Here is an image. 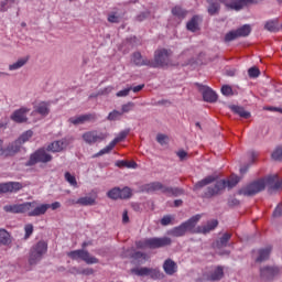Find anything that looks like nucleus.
Wrapping results in <instances>:
<instances>
[{
    "instance_id": "nucleus-38",
    "label": "nucleus",
    "mask_w": 282,
    "mask_h": 282,
    "mask_svg": "<svg viewBox=\"0 0 282 282\" xmlns=\"http://www.w3.org/2000/svg\"><path fill=\"white\" fill-rule=\"evenodd\" d=\"M264 29L271 33L279 32V21H268L264 25Z\"/></svg>"
},
{
    "instance_id": "nucleus-52",
    "label": "nucleus",
    "mask_w": 282,
    "mask_h": 282,
    "mask_svg": "<svg viewBox=\"0 0 282 282\" xmlns=\"http://www.w3.org/2000/svg\"><path fill=\"white\" fill-rule=\"evenodd\" d=\"M221 94L224 96H232V87L225 85L221 87Z\"/></svg>"
},
{
    "instance_id": "nucleus-29",
    "label": "nucleus",
    "mask_w": 282,
    "mask_h": 282,
    "mask_svg": "<svg viewBox=\"0 0 282 282\" xmlns=\"http://www.w3.org/2000/svg\"><path fill=\"white\" fill-rule=\"evenodd\" d=\"M19 151H21V144L19 143L18 140H15L3 150V153L4 155H17Z\"/></svg>"
},
{
    "instance_id": "nucleus-28",
    "label": "nucleus",
    "mask_w": 282,
    "mask_h": 282,
    "mask_svg": "<svg viewBox=\"0 0 282 282\" xmlns=\"http://www.w3.org/2000/svg\"><path fill=\"white\" fill-rule=\"evenodd\" d=\"M47 210H50V204H42L29 212V217H41V215H45Z\"/></svg>"
},
{
    "instance_id": "nucleus-41",
    "label": "nucleus",
    "mask_w": 282,
    "mask_h": 282,
    "mask_svg": "<svg viewBox=\"0 0 282 282\" xmlns=\"http://www.w3.org/2000/svg\"><path fill=\"white\" fill-rule=\"evenodd\" d=\"M231 111L240 116V118H248V112L241 106H231Z\"/></svg>"
},
{
    "instance_id": "nucleus-8",
    "label": "nucleus",
    "mask_w": 282,
    "mask_h": 282,
    "mask_svg": "<svg viewBox=\"0 0 282 282\" xmlns=\"http://www.w3.org/2000/svg\"><path fill=\"white\" fill-rule=\"evenodd\" d=\"M47 252V243L45 241H39L34 245L29 253V264L36 265L41 259H43V254Z\"/></svg>"
},
{
    "instance_id": "nucleus-14",
    "label": "nucleus",
    "mask_w": 282,
    "mask_h": 282,
    "mask_svg": "<svg viewBox=\"0 0 282 282\" xmlns=\"http://www.w3.org/2000/svg\"><path fill=\"white\" fill-rule=\"evenodd\" d=\"M39 162L47 163L52 162V155L47 154L45 150H37L35 153L31 154L28 166H34V164H39Z\"/></svg>"
},
{
    "instance_id": "nucleus-15",
    "label": "nucleus",
    "mask_w": 282,
    "mask_h": 282,
    "mask_svg": "<svg viewBox=\"0 0 282 282\" xmlns=\"http://www.w3.org/2000/svg\"><path fill=\"white\" fill-rule=\"evenodd\" d=\"M243 36H248V24L240 26L237 30H231L225 34V43H230L231 41H237V39H241Z\"/></svg>"
},
{
    "instance_id": "nucleus-3",
    "label": "nucleus",
    "mask_w": 282,
    "mask_h": 282,
    "mask_svg": "<svg viewBox=\"0 0 282 282\" xmlns=\"http://www.w3.org/2000/svg\"><path fill=\"white\" fill-rule=\"evenodd\" d=\"M143 193H156L161 191L163 195L167 197H180L184 195V189L182 187H171L162 184L161 182H152L142 186Z\"/></svg>"
},
{
    "instance_id": "nucleus-45",
    "label": "nucleus",
    "mask_w": 282,
    "mask_h": 282,
    "mask_svg": "<svg viewBox=\"0 0 282 282\" xmlns=\"http://www.w3.org/2000/svg\"><path fill=\"white\" fill-rule=\"evenodd\" d=\"M272 160L282 161V147H278L271 154Z\"/></svg>"
},
{
    "instance_id": "nucleus-40",
    "label": "nucleus",
    "mask_w": 282,
    "mask_h": 282,
    "mask_svg": "<svg viewBox=\"0 0 282 282\" xmlns=\"http://www.w3.org/2000/svg\"><path fill=\"white\" fill-rule=\"evenodd\" d=\"M34 135V132L32 130H28L24 133L21 134V137L18 139V142L22 145L25 144V142L30 141V138Z\"/></svg>"
},
{
    "instance_id": "nucleus-47",
    "label": "nucleus",
    "mask_w": 282,
    "mask_h": 282,
    "mask_svg": "<svg viewBox=\"0 0 282 282\" xmlns=\"http://www.w3.org/2000/svg\"><path fill=\"white\" fill-rule=\"evenodd\" d=\"M258 160H259V152L250 151L249 152V160H248L249 165L257 163Z\"/></svg>"
},
{
    "instance_id": "nucleus-22",
    "label": "nucleus",
    "mask_w": 282,
    "mask_h": 282,
    "mask_svg": "<svg viewBox=\"0 0 282 282\" xmlns=\"http://www.w3.org/2000/svg\"><path fill=\"white\" fill-rule=\"evenodd\" d=\"M39 113L42 118H47L50 116V102L41 101L34 106V110L32 111V116Z\"/></svg>"
},
{
    "instance_id": "nucleus-53",
    "label": "nucleus",
    "mask_w": 282,
    "mask_h": 282,
    "mask_svg": "<svg viewBox=\"0 0 282 282\" xmlns=\"http://www.w3.org/2000/svg\"><path fill=\"white\" fill-rule=\"evenodd\" d=\"M150 14L151 13L149 11L141 12L139 15H137L135 20L139 21V22H142L145 19H149Z\"/></svg>"
},
{
    "instance_id": "nucleus-36",
    "label": "nucleus",
    "mask_w": 282,
    "mask_h": 282,
    "mask_svg": "<svg viewBox=\"0 0 282 282\" xmlns=\"http://www.w3.org/2000/svg\"><path fill=\"white\" fill-rule=\"evenodd\" d=\"M116 166H118L119 169H138V163H135L134 161H117Z\"/></svg>"
},
{
    "instance_id": "nucleus-11",
    "label": "nucleus",
    "mask_w": 282,
    "mask_h": 282,
    "mask_svg": "<svg viewBox=\"0 0 282 282\" xmlns=\"http://www.w3.org/2000/svg\"><path fill=\"white\" fill-rule=\"evenodd\" d=\"M264 182L270 194L282 191V177L279 174L267 175Z\"/></svg>"
},
{
    "instance_id": "nucleus-9",
    "label": "nucleus",
    "mask_w": 282,
    "mask_h": 282,
    "mask_svg": "<svg viewBox=\"0 0 282 282\" xmlns=\"http://www.w3.org/2000/svg\"><path fill=\"white\" fill-rule=\"evenodd\" d=\"M67 256L75 261H77V259H80L82 261H85V263H87L88 265L99 263L98 258L91 256L89 251L83 249L70 251L67 253Z\"/></svg>"
},
{
    "instance_id": "nucleus-34",
    "label": "nucleus",
    "mask_w": 282,
    "mask_h": 282,
    "mask_svg": "<svg viewBox=\"0 0 282 282\" xmlns=\"http://www.w3.org/2000/svg\"><path fill=\"white\" fill-rule=\"evenodd\" d=\"M199 17L194 15L186 24L187 30H189V32H197V30H199Z\"/></svg>"
},
{
    "instance_id": "nucleus-6",
    "label": "nucleus",
    "mask_w": 282,
    "mask_h": 282,
    "mask_svg": "<svg viewBox=\"0 0 282 282\" xmlns=\"http://www.w3.org/2000/svg\"><path fill=\"white\" fill-rule=\"evenodd\" d=\"M173 243V240L169 237H162V238H147L144 240H141L137 243V248H150V250H155L158 248H166V246H171Z\"/></svg>"
},
{
    "instance_id": "nucleus-33",
    "label": "nucleus",
    "mask_w": 282,
    "mask_h": 282,
    "mask_svg": "<svg viewBox=\"0 0 282 282\" xmlns=\"http://www.w3.org/2000/svg\"><path fill=\"white\" fill-rule=\"evenodd\" d=\"M270 252H272V247H267L259 250V257L256 259L257 262H263L270 259Z\"/></svg>"
},
{
    "instance_id": "nucleus-17",
    "label": "nucleus",
    "mask_w": 282,
    "mask_h": 282,
    "mask_svg": "<svg viewBox=\"0 0 282 282\" xmlns=\"http://www.w3.org/2000/svg\"><path fill=\"white\" fill-rule=\"evenodd\" d=\"M21 188H23V184L19 182L0 183V195H6L7 193H19Z\"/></svg>"
},
{
    "instance_id": "nucleus-50",
    "label": "nucleus",
    "mask_w": 282,
    "mask_h": 282,
    "mask_svg": "<svg viewBox=\"0 0 282 282\" xmlns=\"http://www.w3.org/2000/svg\"><path fill=\"white\" fill-rule=\"evenodd\" d=\"M133 107H135V105L133 102H128V104H124L122 107H121V113H129V111H132L133 110Z\"/></svg>"
},
{
    "instance_id": "nucleus-48",
    "label": "nucleus",
    "mask_w": 282,
    "mask_h": 282,
    "mask_svg": "<svg viewBox=\"0 0 282 282\" xmlns=\"http://www.w3.org/2000/svg\"><path fill=\"white\" fill-rule=\"evenodd\" d=\"M131 197V188L123 187L120 189V199H129Z\"/></svg>"
},
{
    "instance_id": "nucleus-24",
    "label": "nucleus",
    "mask_w": 282,
    "mask_h": 282,
    "mask_svg": "<svg viewBox=\"0 0 282 282\" xmlns=\"http://www.w3.org/2000/svg\"><path fill=\"white\" fill-rule=\"evenodd\" d=\"M205 102H217V94L208 86L200 88Z\"/></svg>"
},
{
    "instance_id": "nucleus-7",
    "label": "nucleus",
    "mask_w": 282,
    "mask_h": 282,
    "mask_svg": "<svg viewBox=\"0 0 282 282\" xmlns=\"http://www.w3.org/2000/svg\"><path fill=\"white\" fill-rule=\"evenodd\" d=\"M131 274H135V276H150L153 281H160L164 279V273L160 271V268H133L130 270Z\"/></svg>"
},
{
    "instance_id": "nucleus-54",
    "label": "nucleus",
    "mask_w": 282,
    "mask_h": 282,
    "mask_svg": "<svg viewBox=\"0 0 282 282\" xmlns=\"http://www.w3.org/2000/svg\"><path fill=\"white\" fill-rule=\"evenodd\" d=\"M131 259H147V254L144 252L141 251H135L131 254Z\"/></svg>"
},
{
    "instance_id": "nucleus-5",
    "label": "nucleus",
    "mask_w": 282,
    "mask_h": 282,
    "mask_svg": "<svg viewBox=\"0 0 282 282\" xmlns=\"http://www.w3.org/2000/svg\"><path fill=\"white\" fill-rule=\"evenodd\" d=\"M171 50L159 48L154 52V61H150V67H171Z\"/></svg>"
},
{
    "instance_id": "nucleus-26",
    "label": "nucleus",
    "mask_w": 282,
    "mask_h": 282,
    "mask_svg": "<svg viewBox=\"0 0 282 282\" xmlns=\"http://www.w3.org/2000/svg\"><path fill=\"white\" fill-rule=\"evenodd\" d=\"M163 270L169 276H173L177 272V263L171 259H166L163 263Z\"/></svg>"
},
{
    "instance_id": "nucleus-43",
    "label": "nucleus",
    "mask_w": 282,
    "mask_h": 282,
    "mask_svg": "<svg viewBox=\"0 0 282 282\" xmlns=\"http://www.w3.org/2000/svg\"><path fill=\"white\" fill-rule=\"evenodd\" d=\"M248 76H249V78L256 79L259 76H261V70L257 66L250 67L248 69Z\"/></svg>"
},
{
    "instance_id": "nucleus-62",
    "label": "nucleus",
    "mask_w": 282,
    "mask_h": 282,
    "mask_svg": "<svg viewBox=\"0 0 282 282\" xmlns=\"http://www.w3.org/2000/svg\"><path fill=\"white\" fill-rule=\"evenodd\" d=\"M143 87H144V84H141L135 87H131V91H133L134 94H138V91H142Z\"/></svg>"
},
{
    "instance_id": "nucleus-51",
    "label": "nucleus",
    "mask_w": 282,
    "mask_h": 282,
    "mask_svg": "<svg viewBox=\"0 0 282 282\" xmlns=\"http://www.w3.org/2000/svg\"><path fill=\"white\" fill-rule=\"evenodd\" d=\"M173 221V217L171 215L163 216L161 219V226H169Z\"/></svg>"
},
{
    "instance_id": "nucleus-37",
    "label": "nucleus",
    "mask_w": 282,
    "mask_h": 282,
    "mask_svg": "<svg viewBox=\"0 0 282 282\" xmlns=\"http://www.w3.org/2000/svg\"><path fill=\"white\" fill-rule=\"evenodd\" d=\"M26 63H28V57L20 58L15 63L9 65V69H10V72H14L17 69H21V67L26 65Z\"/></svg>"
},
{
    "instance_id": "nucleus-1",
    "label": "nucleus",
    "mask_w": 282,
    "mask_h": 282,
    "mask_svg": "<svg viewBox=\"0 0 282 282\" xmlns=\"http://www.w3.org/2000/svg\"><path fill=\"white\" fill-rule=\"evenodd\" d=\"M215 182L214 185H210ZM241 182V177L237 176L236 174H231L227 180H219L217 175H208L205 178L195 183L193 191H202V188L206 187L203 192V197L205 199H212V197H217L221 195L228 188H235L237 184Z\"/></svg>"
},
{
    "instance_id": "nucleus-16",
    "label": "nucleus",
    "mask_w": 282,
    "mask_h": 282,
    "mask_svg": "<svg viewBox=\"0 0 282 282\" xmlns=\"http://www.w3.org/2000/svg\"><path fill=\"white\" fill-rule=\"evenodd\" d=\"M207 281H221L224 279V267H212L204 273Z\"/></svg>"
},
{
    "instance_id": "nucleus-12",
    "label": "nucleus",
    "mask_w": 282,
    "mask_h": 282,
    "mask_svg": "<svg viewBox=\"0 0 282 282\" xmlns=\"http://www.w3.org/2000/svg\"><path fill=\"white\" fill-rule=\"evenodd\" d=\"M84 142L86 144H96V142H102L104 140H107V133L100 132L98 130H91L87 131L82 135Z\"/></svg>"
},
{
    "instance_id": "nucleus-23",
    "label": "nucleus",
    "mask_w": 282,
    "mask_h": 282,
    "mask_svg": "<svg viewBox=\"0 0 282 282\" xmlns=\"http://www.w3.org/2000/svg\"><path fill=\"white\" fill-rule=\"evenodd\" d=\"M96 120V115L95 113H87V115H82L78 117H70L68 119V122H70V124H85V122H91Z\"/></svg>"
},
{
    "instance_id": "nucleus-35",
    "label": "nucleus",
    "mask_w": 282,
    "mask_h": 282,
    "mask_svg": "<svg viewBox=\"0 0 282 282\" xmlns=\"http://www.w3.org/2000/svg\"><path fill=\"white\" fill-rule=\"evenodd\" d=\"M173 17H176V19H186V14H188V11L184 10L182 7H174L172 9Z\"/></svg>"
},
{
    "instance_id": "nucleus-63",
    "label": "nucleus",
    "mask_w": 282,
    "mask_h": 282,
    "mask_svg": "<svg viewBox=\"0 0 282 282\" xmlns=\"http://www.w3.org/2000/svg\"><path fill=\"white\" fill-rule=\"evenodd\" d=\"M122 223L123 224H129V214L127 210L123 212V215H122Z\"/></svg>"
},
{
    "instance_id": "nucleus-56",
    "label": "nucleus",
    "mask_w": 282,
    "mask_h": 282,
    "mask_svg": "<svg viewBox=\"0 0 282 282\" xmlns=\"http://www.w3.org/2000/svg\"><path fill=\"white\" fill-rule=\"evenodd\" d=\"M166 140H169V137L165 134L156 135V142H159V144H166Z\"/></svg>"
},
{
    "instance_id": "nucleus-20",
    "label": "nucleus",
    "mask_w": 282,
    "mask_h": 282,
    "mask_svg": "<svg viewBox=\"0 0 282 282\" xmlns=\"http://www.w3.org/2000/svg\"><path fill=\"white\" fill-rule=\"evenodd\" d=\"M217 226H219V221L217 219H212L205 225L198 226L194 232H198L199 235H208V232H213Z\"/></svg>"
},
{
    "instance_id": "nucleus-60",
    "label": "nucleus",
    "mask_w": 282,
    "mask_h": 282,
    "mask_svg": "<svg viewBox=\"0 0 282 282\" xmlns=\"http://www.w3.org/2000/svg\"><path fill=\"white\" fill-rule=\"evenodd\" d=\"M82 274H84L85 276H90V274H94V269L91 268L82 269Z\"/></svg>"
},
{
    "instance_id": "nucleus-39",
    "label": "nucleus",
    "mask_w": 282,
    "mask_h": 282,
    "mask_svg": "<svg viewBox=\"0 0 282 282\" xmlns=\"http://www.w3.org/2000/svg\"><path fill=\"white\" fill-rule=\"evenodd\" d=\"M0 243L2 246L10 243V234L6 229H0Z\"/></svg>"
},
{
    "instance_id": "nucleus-49",
    "label": "nucleus",
    "mask_w": 282,
    "mask_h": 282,
    "mask_svg": "<svg viewBox=\"0 0 282 282\" xmlns=\"http://www.w3.org/2000/svg\"><path fill=\"white\" fill-rule=\"evenodd\" d=\"M24 230V239H30V237H32V234L34 232V226L32 224H28L25 225Z\"/></svg>"
},
{
    "instance_id": "nucleus-59",
    "label": "nucleus",
    "mask_w": 282,
    "mask_h": 282,
    "mask_svg": "<svg viewBox=\"0 0 282 282\" xmlns=\"http://www.w3.org/2000/svg\"><path fill=\"white\" fill-rule=\"evenodd\" d=\"M69 274H82L83 272V269H78L77 267H72L69 270H68Z\"/></svg>"
},
{
    "instance_id": "nucleus-25",
    "label": "nucleus",
    "mask_w": 282,
    "mask_h": 282,
    "mask_svg": "<svg viewBox=\"0 0 282 282\" xmlns=\"http://www.w3.org/2000/svg\"><path fill=\"white\" fill-rule=\"evenodd\" d=\"M124 19V11L120 9H115L113 11L108 13V22L109 23H120Z\"/></svg>"
},
{
    "instance_id": "nucleus-10",
    "label": "nucleus",
    "mask_w": 282,
    "mask_h": 282,
    "mask_svg": "<svg viewBox=\"0 0 282 282\" xmlns=\"http://www.w3.org/2000/svg\"><path fill=\"white\" fill-rule=\"evenodd\" d=\"M35 203H22V204H11L4 205L3 210L4 213H11L13 215H21L23 213H30V209L34 208Z\"/></svg>"
},
{
    "instance_id": "nucleus-64",
    "label": "nucleus",
    "mask_w": 282,
    "mask_h": 282,
    "mask_svg": "<svg viewBox=\"0 0 282 282\" xmlns=\"http://www.w3.org/2000/svg\"><path fill=\"white\" fill-rule=\"evenodd\" d=\"M50 208H52V210H57V208L61 207V204L58 202H55L53 204H48Z\"/></svg>"
},
{
    "instance_id": "nucleus-18",
    "label": "nucleus",
    "mask_w": 282,
    "mask_h": 282,
    "mask_svg": "<svg viewBox=\"0 0 282 282\" xmlns=\"http://www.w3.org/2000/svg\"><path fill=\"white\" fill-rule=\"evenodd\" d=\"M265 189V177L256 180L248 185V195L254 196Z\"/></svg>"
},
{
    "instance_id": "nucleus-27",
    "label": "nucleus",
    "mask_w": 282,
    "mask_h": 282,
    "mask_svg": "<svg viewBox=\"0 0 282 282\" xmlns=\"http://www.w3.org/2000/svg\"><path fill=\"white\" fill-rule=\"evenodd\" d=\"M132 63L138 67L148 66L151 67V59L142 58V54L140 52H135L132 55Z\"/></svg>"
},
{
    "instance_id": "nucleus-46",
    "label": "nucleus",
    "mask_w": 282,
    "mask_h": 282,
    "mask_svg": "<svg viewBox=\"0 0 282 282\" xmlns=\"http://www.w3.org/2000/svg\"><path fill=\"white\" fill-rule=\"evenodd\" d=\"M122 118V111L113 110L108 115V120L116 121Z\"/></svg>"
},
{
    "instance_id": "nucleus-61",
    "label": "nucleus",
    "mask_w": 282,
    "mask_h": 282,
    "mask_svg": "<svg viewBox=\"0 0 282 282\" xmlns=\"http://www.w3.org/2000/svg\"><path fill=\"white\" fill-rule=\"evenodd\" d=\"M274 217H281L282 216V205L278 206L275 210L273 212Z\"/></svg>"
},
{
    "instance_id": "nucleus-31",
    "label": "nucleus",
    "mask_w": 282,
    "mask_h": 282,
    "mask_svg": "<svg viewBox=\"0 0 282 282\" xmlns=\"http://www.w3.org/2000/svg\"><path fill=\"white\" fill-rule=\"evenodd\" d=\"M72 204H78L79 206H94L96 198L90 196L80 197L77 200H72Z\"/></svg>"
},
{
    "instance_id": "nucleus-44",
    "label": "nucleus",
    "mask_w": 282,
    "mask_h": 282,
    "mask_svg": "<svg viewBox=\"0 0 282 282\" xmlns=\"http://www.w3.org/2000/svg\"><path fill=\"white\" fill-rule=\"evenodd\" d=\"M65 180L70 184V186H78V182L76 181V176L72 175V173L66 172L65 173Z\"/></svg>"
},
{
    "instance_id": "nucleus-55",
    "label": "nucleus",
    "mask_w": 282,
    "mask_h": 282,
    "mask_svg": "<svg viewBox=\"0 0 282 282\" xmlns=\"http://www.w3.org/2000/svg\"><path fill=\"white\" fill-rule=\"evenodd\" d=\"M130 91H131V87L126 88L123 90H120V91L117 93V97L118 98H124L129 95Z\"/></svg>"
},
{
    "instance_id": "nucleus-42",
    "label": "nucleus",
    "mask_w": 282,
    "mask_h": 282,
    "mask_svg": "<svg viewBox=\"0 0 282 282\" xmlns=\"http://www.w3.org/2000/svg\"><path fill=\"white\" fill-rule=\"evenodd\" d=\"M109 199H120V187H115L107 193Z\"/></svg>"
},
{
    "instance_id": "nucleus-2",
    "label": "nucleus",
    "mask_w": 282,
    "mask_h": 282,
    "mask_svg": "<svg viewBox=\"0 0 282 282\" xmlns=\"http://www.w3.org/2000/svg\"><path fill=\"white\" fill-rule=\"evenodd\" d=\"M207 3L208 14H210V17H215V14H219V10H221L220 3H224L228 10L239 12V10H243V6L248 3V0H207Z\"/></svg>"
},
{
    "instance_id": "nucleus-32",
    "label": "nucleus",
    "mask_w": 282,
    "mask_h": 282,
    "mask_svg": "<svg viewBox=\"0 0 282 282\" xmlns=\"http://www.w3.org/2000/svg\"><path fill=\"white\" fill-rule=\"evenodd\" d=\"M232 239V234L225 232L217 241L216 248H226L228 246V241Z\"/></svg>"
},
{
    "instance_id": "nucleus-58",
    "label": "nucleus",
    "mask_w": 282,
    "mask_h": 282,
    "mask_svg": "<svg viewBox=\"0 0 282 282\" xmlns=\"http://www.w3.org/2000/svg\"><path fill=\"white\" fill-rule=\"evenodd\" d=\"M176 155L182 162L183 160H186V158H188V153L184 150H180L178 152H176Z\"/></svg>"
},
{
    "instance_id": "nucleus-19",
    "label": "nucleus",
    "mask_w": 282,
    "mask_h": 282,
    "mask_svg": "<svg viewBox=\"0 0 282 282\" xmlns=\"http://www.w3.org/2000/svg\"><path fill=\"white\" fill-rule=\"evenodd\" d=\"M279 268L276 267H264L260 269V279L262 281H272L274 276H278Z\"/></svg>"
},
{
    "instance_id": "nucleus-13",
    "label": "nucleus",
    "mask_w": 282,
    "mask_h": 282,
    "mask_svg": "<svg viewBox=\"0 0 282 282\" xmlns=\"http://www.w3.org/2000/svg\"><path fill=\"white\" fill-rule=\"evenodd\" d=\"M129 135V130L121 131L117 138H115L106 148L101 149L97 154H95V158H100V155H107V153H111L113 149H116V144L118 142H122L124 138Z\"/></svg>"
},
{
    "instance_id": "nucleus-21",
    "label": "nucleus",
    "mask_w": 282,
    "mask_h": 282,
    "mask_svg": "<svg viewBox=\"0 0 282 282\" xmlns=\"http://www.w3.org/2000/svg\"><path fill=\"white\" fill-rule=\"evenodd\" d=\"M28 113H30V108L22 107L11 115V120L21 124L28 121Z\"/></svg>"
},
{
    "instance_id": "nucleus-57",
    "label": "nucleus",
    "mask_w": 282,
    "mask_h": 282,
    "mask_svg": "<svg viewBox=\"0 0 282 282\" xmlns=\"http://www.w3.org/2000/svg\"><path fill=\"white\" fill-rule=\"evenodd\" d=\"M10 4L8 1L4 0L0 2V12H8Z\"/></svg>"
},
{
    "instance_id": "nucleus-4",
    "label": "nucleus",
    "mask_w": 282,
    "mask_h": 282,
    "mask_svg": "<svg viewBox=\"0 0 282 282\" xmlns=\"http://www.w3.org/2000/svg\"><path fill=\"white\" fill-rule=\"evenodd\" d=\"M199 219H202V216L195 215L180 226L170 229L167 235L171 237H184L186 232H195V226H197Z\"/></svg>"
},
{
    "instance_id": "nucleus-30",
    "label": "nucleus",
    "mask_w": 282,
    "mask_h": 282,
    "mask_svg": "<svg viewBox=\"0 0 282 282\" xmlns=\"http://www.w3.org/2000/svg\"><path fill=\"white\" fill-rule=\"evenodd\" d=\"M66 147L67 142H65L64 140L54 141L47 147V151H52V153H61V151H63V149H65Z\"/></svg>"
}]
</instances>
